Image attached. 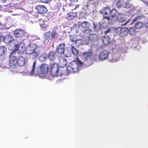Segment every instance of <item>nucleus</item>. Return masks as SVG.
Wrapping results in <instances>:
<instances>
[{"mask_svg": "<svg viewBox=\"0 0 148 148\" xmlns=\"http://www.w3.org/2000/svg\"><path fill=\"white\" fill-rule=\"evenodd\" d=\"M38 47L37 45L35 43H31L27 46L26 50V53L29 56L30 58L34 59L38 56L40 51L36 50Z\"/></svg>", "mask_w": 148, "mask_h": 148, "instance_id": "obj_1", "label": "nucleus"}, {"mask_svg": "<svg viewBox=\"0 0 148 148\" xmlns=\"http://www.w3.org/2000/svg\"><path fill=\"white\" fill-rule=\"evenodd\" d=\"M49 71V66L46 63L41 64L39 69H37L35 72V76L42 77L43 75L47 74Z\"/></svg>", "mask_w": 148, "mask_h": 148, "instance_id": "obj_2", "label": "nucleus"}, {"mask_svg": "<svg viewBox=\"0 0 148 148\" xmlns=\"http://www.w3.org/2000/svg\"><path fill=\"white\" fill-rule=\"evenodd\" d=\"M51 73L54 76H59L62 75L64 73L59 70L58 64L57 63H54L51 66L50 70Z\"/></svg>", "mask_w": 148, "mask_h": 148, "instance_id": "obj_3", "label": "nucleus"}, {"mask_svg": "<svg viewBox=\"0 0 148 148\" xmlns=\"http://www.w3.org/2000/svg\"><path fill=\"white\" fill-rule=\"evenodd\" d=\"M78 67L76 63V61H74L71 62L70 65L67 68V69L70 73H76L78 71Z\"/></svg>", "mask_w": 148, "mask_h": 148, "instance_id": "obj_4", "label": "nucleus"}, {"mask_svg": "<svg viewBox=\"0 0 148 148\" xmlns=\"http://www.w3.org/2000/svg\"><path fill=\"white\" fill-rule=\"evenodd\" d=\"M115 32L120 36L123 37L126 36L128 32V29L126 27H118L115 29Z\"/></svg>", "mask_w": 148, "mask_h": 148, "instance_id": "obj_5", "label": "nucleus"}, {"mask_svg": "<svg viewBox=\"0 0 148 148\" xmlns=\"http://www.w3.org/2000/svg\"><path fill=\"white\" fill-rule=\"evenodd\" d=\"M13 52L11 53L10 55V59L9 61V65L12 68H15L17 64V58L13 55Z\"/></svg>", "mask_w": 148, "mask_h": 148, "instance_id": "obj_6", "label": "nucleus"}, {"mask_svg": "<svg viewBox=\"0 0 148 148\" xmlns=\"http://www.w3.org/2000/svg\"><path fill=\"white\" fill-rule=\"evenodd\" d=\"M97 38V35L95 34H90L86 38L84 39L83 43L85 45H87L91 43L93 41Z\"/></svg>", "mask_w": 148, "mask_h": 148, "instance_id": "obj_7", "label": "nucleus"}, {"mask_svg": "<svg viewBox=\"0 0 148 148\" xmlns=\"http://www.w3.org/2000/svg\"><path fill=\"white\" fill-rule=\"evenodd\" d=\"M2 39L3 42L9 45L17 42V40H14L12 37L10 35H7L3 36Z\"/></svg>", "mask_w": 148, "mask_h": 148, "instance_id": "obj_8", "label": "nucleus"}, {"mask_svg": "<svg viewBox=\"0 0 148 148\" xmlns=\"http://www.w3.org/2000/svg\"><path fill=\"white\" fill-rule=\"evenodd\" d=\"M36 12L40 14H44L47 11L46 7L43 5H38L35 7Z\"/></svg>", "mask_w": 148, "mask_h": 148, "instance_id": "obj_9", "label": "nucleus"}, {"mask_svg": "<svg viewBox=\"0 0 148 148\" xmlns=\"http://www.w3.org/2000/svg\"><path fill=\"white\" fill-rule=\"evenodd\" d=\"M109 53L108 51L104 50L100 53L99 56V59L101 60H104L107 59L108 57Z\"/></svg>", "mask_w": 148, "mask_h": 148, "instance_id": "obj_10", "label": "nucleus"}, {"mask_svg": "<svg viewBox=\"0 0 148 148\" xmlns=\"http://www.w3.org/2000/svg\"><path fill=\"white\" fill-rule=\"evenodd\" d=\"M14 34L16 37L20 38L24 36L25 32L22 29H17L15 30Z\"/></svg>", "mask_w": 148, "mask_h": 148, "instance_id": "obj_11", "label": "nucleus"}, {"mask_svg": "<svg viewBox=\"0 0 148 148\" xmlns=\"http://www.w3.org/2000/svg\"><path fill=\"white\" fill-rule=\"evenodd\" d=\"M92 55V51H84L82 53V58L84 60L90 58Z\"/></svg>", "mask_w": 148, "mask_h": 148, "instance_id": "obj_12", "label": "nucleus"}, {"mask_svg": "<svg viewBox=\"0 0 148 148\" xmlns=\"http://www.w3.org/2000/svg\"><path fill=\"white\" fill-rule=\"evenodd\" d=\"M56 53L55 51H50L47 56V58L50 61H53L56 58Z\"/></svg>", "mask_w": 148, "mask_h": 148, "instance_id": "obj_13", "label": "nucleus"}, {"mask_svg": "<svg viewBox=\"0 0 148 148\" xmlns=\"http://www.w3.org/2000/svg\"><path fill=\"white\" fill-rule=\"evenodd\" d=\"M111 9L108 7L103 8L100 10L101 14L105 16L109 15Z\"/></svg>", "mask_w": 148, "mask_h": 148, "instance_id": "obj_14", "label": "nucleus"}, {"mask_svg": "<svg viewBox=\"0 0 148 148\" xmlns=\"http://www.w3.org/2000/svg\"><path fill=\"white\" fill-rule=\"evenodd\" d=\"M116 19L119 22H123L126 20V18L123 13H119L116 16Z\"/></svg>", "mask_w": 148, "mask_h": 148, "instance_id": "obj_15", "label": "nucleus"}, {"mask_svg": "<svg viewBox=\"0 0 148 148\" xmlns=\"http://www.w3.org/2000/svg\"><path fill=\"white\" fill-rule=\"evenodd\" d=\"M17 65L19 66H23L25 64V60L24 57L23 56H20L17 60Z\"/></svg>", "mask_w": 148, "mask_h": 148, "instance_id": "obj_16", "label": "nucleus"}, {"mask_svg": "<svg viewBox=\"0 0 148 148\" xmlns=\"http://www.w3.org/2000/svg\"><path fill=\"white\" fill-rule=\"evenodd\" d=\"M77 15L76 13L71 12L67 14L66 18L68 20H73L76 16Z\"/></svg>", "mask_w": 148, "mask_h": 148, "instance_id": "obj_17", "label": "nucleus"}, {"mask_svg": "<svg viewBox=\"0 0 148 148\" xmlns=\"http://www.w3.org/2000/svg\"><path fill=\"white\" fill-rule=\"evenodd\" d=\"M64 46L65 45L64 43H61L59 46L57 50V51L58 53L60 54L64 53Z\"/></svg>", "mask_w": 148, "mask_h": 148, "instance_id": "obj_18", "label": "nucleus"}, {"mask_svg": "<svg viewBox=\"0 0 148 148\" xmlns=\"http://www.w3.org/2000/svg\"><path fill=\"white\" fill-rule=\"evenodd\" d=\"M80 26L83 29L89 28L90 26V23L87 21H84L81 23Z\"/></svg>", "mask_w": 148, "mask_h": 148, "instance_id": "obj_19", "label": "nucleus"}, {"mask_svg": "<svg viewBox=\"0 0 148 148\" xmlns=\"http://www.w3.org/2000/svg\"><path fill=\"white\" fill-rule=\"evenodd\" d=\"M102 40L103 44L107 45L109 44L110 41V38L108 36H104L102 38Z\"/></svg>", "mask_w": 148, "mask_h": 148, "instance_id": "obj_20", "label": "nucleus"}, {"mask_svg": "<svg viewBox=\"0 0 148 148\" xmlns=\"http://www.w3.org/2000/svg\"><path fill=\"white\" fill-rule=\"evenodd\" d=\"M125 2L123 0H119L116 3V7L119 8L124 7Z\"/></svg>", "mask_w": 148, "mask_h": 148, "instance_id": "obj_21", "label": "nucleus"}, {"mask_svg": "<svg viewBox=\"0 0 148 148\" xmlns=\"http://www.w3.org/2000/svg\"><path fill=\"white\" fill-rule=\"evenodd\" d=\"M47 56L45 53H42L39 57V60L40 62H44L47 58Z\"/></svg>", "mask_w": 148, "mask_h": 148, "instance_id": "obj_22", "label": "nucleus"}, {"mask_svg": "<svg viewBox=\"0 0 148 148\" xmlns=\"http://www.w3.org/2000/svg\"><path fill=\"white\" fill-rule=\"evenodd\" d=\"M84 41V39L83 40L82 39H76L74 42V43L75 45L77 47H79V46L82 45H85L83 43V41Z\"/></svg>", "mask_w": 148, "mask_h": 148, "instance_id": "obj_23", "label": "nucleus"}, {"mask_svg": "<svg viewBox=\"0 0 148 148\" xmlns=\"http://www.w3.org/2000/svg\"><path fill=\"white\" fill-rule=\"evenodd\" d=\"M36 61H35L33 62L32 70L30 72V74L31 75H35V68L36 64Z\"/></svg>", "mask_w": 148, "mask_h": 148, "instance_id": "obj_24", "label": "nucleus"}, {"mask_svg": "<svg viewBox=\"0 0 148 148\" xmlns=\"http://www.w3.org/2000/svg\"><path fill=\"white\" fill-rule=\"evenodd\" d=\"M117 13V10L115 8H113L112 10L111 9L109 15H110L112 18H113L116 16Z\"/></svg>", "mask_w": 148, "mask_h": 148, "instance_id": "obj_25", "label": "nucleus"}, {"mask_svg": "<svg viewBox=\"0 0 148 148\" xmlns=\"http://www.w3.org/2000/svg\"><path fill=\"white\" fill-rule=\"evenodd\" d=\"M128 32L131 35H135L136 33V31L134 27H130L129 29L128 30Z\"/></svg>", "mask_w": 148, "mask_h": 148, "instance_id": "obj_26", "label": "nucleus"}, {"mask_svg": "<svg viewBox=\"0 0 148 148\" xmlns=\"http://www.w3.org/2000/svg\"><path fill=\"white\" fill-rule=\"evenodd\" d=\"M6 48L5 46H0V56L3 55L6 51Z\"/></svg>", "mask_w": 148, "mask_h": 148, "instance_id": "obj_27", "label": "nucleus"}, {"mask_svg": "<svg viewBox=\"0 0 148 148\" xmlns=\"http://www.w3.org/2000/svg\"><path fill=\"white\" fill-rule=\"evenodd\" d=\"M84 29V30L82 31V32L85 35H90L91 34L92 32V30L91 29H89V28L85 29Z\"/></svg>", "mask_w": 148, "mask_h": 148, "instance_id": "obj_28", "label": "nucleus"}, {"mask_svg": "<svg viewBox=\"0 0 148 148\" xmlns=\"http://www.w3.org/2000/svg\"><path fill=\"white\" fill-rule=\"evenodd\" d=\"M21 43L20 42L19 43H18L17 40V42L14 43H12L11 45H12L14 46V50L15 51H17L18 50L19 46L21 45Z\"/></svg>", "mask_w": 148, "mask_h": 148, "instance_id": "obj_29", "label": "nucleus"}, {"mask_svg": "<svg viewBox=\"0 0 148 148\" xmlns=\"http://www.w3.org/2000/svg\"><path fill=\"white\" fill-rule=\"evenodd\" d=\"M143 26V24L141 22H137L135 24V26L137 29H140Z\"/></svg>", "mask_w": 148, "mask_h": 148, "instance_id": "obj_30", "label": "nucleus"}, {"mask_svg": "<svg viewBox=\"0 0 148 148\" xmlns=\"http://www.w3.org/2000/svg\"><path fill=\"white\" fill-rule=\"evenodd\" d=\"M71 51L72 52V53L75 55H77L79 53L78 50L75 48L73 46H72L71 47Z\"/></svg>", "mask_w": 148, "mask_h": 148, "instance_id": "obj_31", "label": "nucleus"}, {"mask_svg": "<svg viewBox=\"0 0 148 148\" xmlns=\"http://www.w3.org/2000/svg\"><path fill=\"white\" fill-rule=\"evenodd\" d=\"M41 21H42L41 23H40V25L41 27L45 28H47L48 27V25L47 24H45V22L44 21H42V19H40Z\"/></svg>", "mask_w": 148, "mask_h": 148, "instance_id": "obj_32", "label": "nucleus"}, {"mask_svg": "<svg viewBox=\"0 0 148 148\" xmlns=\"http://www.w3.org/2000/svg\"><path fill=\"white\" fill-rule=\"evenodd\" d=\"M58 34L56 33V31H53L51 34V37L53 39H55L56 37L58 36Z\"/></svg>", "mask_w": 148, "mask_h": 148, "instance_id": "obj_33", "label": "nucleus"}, {"mask_svg": "<svg viewBox=\"0 0 148 148\" xmlns=\"http://www.w3.org/2000/svg\"><path fill=\"white\" fill-rule=\"evenodd\" d=\"M79 5L78 4H76L75 5L72 3H70V7H72V6H74V8H71V10H75L77 8L79 7Z\"/></svg>", "mask_w": 148, "mask_h": 148, "instance_id": "obj_34", "label": "nucleus"}, {"mask_svg": "<svg viewBox=\"0 0 148 148\" xmlns=\"http://www.w3.org/2000/svg\"><path fill=\"white\" fill-rule=\"evenodd\" d=\"M131 7L132 5L131 4H130L128 2H125L124 8H131Z\"/></svg>", "mask_w": 148, "mask_h": 148, "instance_id": "obj_35", "label": "nucleus"}, {"mask_svg": "<svg viewBox=\"0 0 148 148\" xmlns=\"http://www.w3.org/2000/svg\"><path fill=\"white\" fill-rule=\"evenodd\" d=\"M51 33L50 31H48L47 32H45L44 34V35H45V37L46 39L48 38L49 37H50V35Z\"/></svg>", "mask_w": 148, "mask_h": 148, "instance_id": "obj_36", "label": "nucleus"}, {"mask_svg": "<svg viewBox=\"0 0 148 148\" xmlns=\"http://www.w3.org/2000/svg\"><path fill=\"white\" fill-rule=\"evenodd\" d=\"M62 61L63 63V65L64 66H66V60L64 57L62 58L60 62H61Z\"/></svg>", "mask_w": 148, "mask_h": 148, "instance_id": "obj_37", "label": "nucleus"}, {"mask_svg": "<svg viewBox=\"0 0 148 148\" xmlns=\"http://www.w3.org/2000/svg\"><path fill=\"white\" fill-rule=\"evenodd\" d=\"M76 63L79 67V66H82L83 65V62H82L80 60H78L77 61H76Z\"/></svg>", "mask_w": 148, "mask_h": 148, "instance_id": "obj_38", "label": "nucleus"}, {"mask_svg": "<svg viewBox=\"0 0 148 148\" xmlns=\"http://www.w3.org/2000/svg\"><path fill=\"white\" fill-rule=\"evenodd\" d=\"M76 39V37L75 36H71L70 37V40L72 42H75Z\"/></svg>", "mask_w": 148, "mask_h": 148, "instance_id": "obj_39", "label": "nucleus"}, {"mask_svg": "<svg viewBox=\"0 0 148 148\" xmlns=\"http://www.w3.org/2000/svg\"><path fill=\"white\" fill-rule=\"evenodd\" d=\"M141 16H138L134 18L133 20V21L134 22H135L138 20L141 19Z\"/></svg>", "mask_w": 148, "mask_h": 148, "instance_id": "obj_40", "label": "nucleus"}, {"mask_svg": "<svg viewBox=\"0 0 148 148\" xmlns=\"http://www.w3.org/2000/svg\"><path fill=\"white\" fill-rule=\"evenodd\" d=\"M93 25H94V29H97L100 26V24H95V23H94Z\"/></svg>", "mask_w": 148, "mask_h": 148, "instance_id": "obj_41", "label": "nucleus"}, {"mask_svg": "<svg viewBox=\"0 0 148 148\" xmlns=\"http://www.w3.org/2000/svg\"><path fill=\"white\" fill-rule=\"evenodd\" d=\"M31 17L34 19L36 18H38V15L37 14L35 13L34 14L32 15Z\"/></svg>", "mask_w": 148, "mask_h": 148, "instance_id": "obj_42", "label": "nucleus"}, {"mask_svg": "<svg viewBox=\"0 0 148 148\" xmlns=\"http://www.w3.org/2000/svg\"><path fill=\"white\" fill-rule=\"evenodd\" d=\"M40 1L42 2L48 3L49 2L51 1L52 0H40Z\"/></svg>", "mask_w": 148, "mask_h": 148, "instance_id": "obj_43", "label": "nucleus"}, {"mask_svg": "<svg viewBox=\"0 0 148 148\" xmlns=\"http://www.w3.org/2000/svg\"><path fill=\"white\" fill-rule=\"evenodd\" d=\"M103 18L107 19L108 21L110 20V17L109 16H108V15H106L105 16H104Z\"/></svg>", "mask_w": 148, "mask_h": 148, "instance_id": "obj_44", "label": "nucleus"}, {"mask_svg": "<svg viewBox=\"0 0 148 148\" xmlns=\"http://www.w3.org/2000/svg\"><path fill=\"white\" fill-rule=\"evenodd\" d=\"M3 37V35L0 32V44L1 42V40Z\"/></svg>", "mask_w": 148, "mask_h": 148, "instance_id": "obj_45", "label": "nucleus"}, {"mask_svg": "<svg viewBox=\"0 0 148 148\" xmlns=\"http://www.w3.org/2000/svg\"><path fill=\"white\" fill-rule=\"evenodd\" d=\"M143 2L147 7H148V1H143Z\"/></svg>", "mask_w": 148, "mask_h": 148, "instance_id": "obj_46", "label": "nucleus"}, {"mask_svg": "<svg viewBox=\"0 0 148 148\" xmlns=\"http://www.w3.org/2000/svg\"><path fill=\"white\" fill-rule=\"evenodd\" d=\"M145 26L147 27V28H148V21L147 22H146V23H145Z\"/></svg>", "mask_w": 148, "mask_h": 148, "instance_id": "obj_47", "label": "nucleus"}, {"mask_svg": "<svg viewBox=\"0 0 148 148\" xmlns=\"http://www.w3.org/2000/svg\"><path fill=\"white\" fill-rule=\"evenodd\" d=\"M110 31V29H108V30H106V31H105V34H107V33H108L109 32V31Z\"/></svg>", "mask_w": 148, "mask_h": 148, "instance_id": "obj_48", "label": "nucleus"}, {"mask_svg": "<svg viewBox=\"0 0 148 148\" xmlns=\"http://www.w3.org/2000/svg\"><path fill=\"white\" fill-rule=\"evenodd\" d=\"M35 37V39L34 40H40V38H39L38 37L36 36Z\"/></svg>", "mask_w": 148, "mask_h": 148, "instance_id": "obj_49", "label": "nucleus"}, {"mask_svg": "<svg viewBox=\"0 0 148 148\" xmlns=\"http://www.w3.org/2000/svg\"><path fill=\"white\" fill-rule=\"evenodd\" d=\"M70 1H73L74 2H76L78 1V0H70Z\"/></svg>", "mask_w": 148, "mask_h": 148, "instance_id": "obj_50", "label": "nucleus"}, {"mask_svg": "<svg viewBox=\"0 0 148 148\" xmlns=\"http://www.w3.org/2000/svg\"><path fill=\"white\" fill-rule=\"evenodd\" d=\"M0 1L2 3H4L6 1V0H0Z\"/></svg>", "mask_w": 148, "mask_h": 148, "instance_id": "obj_51", "label": "nucleus"}, {"mask_svg": "<svg viewBox=\"0 0 148 148\" xmlns=\"http://www.w3.org/2000/svg\"><path fill=\"white\" fill-rule=\"evenodd\" d=\"M2 26V24L1 23V22L0 21V28H1Z\"/></svg>", "mask_w": 148, "mask_h": 148, "instance_id": "obj_52", "label": "nucleus"}, {"mask_svg": "<svg viewBox=\"0 0 148 148\" xmlns=\"http://www.w3.org/2000/svg\"><path fill=\"white\" fill-rule=\"evenodd\" d=\"M66 57L70 56H71V54H66Z\"/></svg>", "mask_w": 148, "mask_h": 148, "instance_id": "obj_53", "label": "nucleus"}, {"mask_svg": "<svg viewBox=\"0 0 148 148\" xmlns=\"http://www.w3.org/2000/svg\"><path fill=\"white\" fill-rule=\"evenodd\" d=\"M95 0H88V1H95Z\"/></svg>", "mask_w": 148, "mask_h": 148, "instance_id": "obj_54", "label": "nucleus"}, {"mask_svg": "<svg viewBox=\"0 0 148 148\" xmlns=\"http://www.w3.org/2000/svg\"><path fill=\"white\" fill-rule=\"evenodd\" d=\"M74 6H72V7H70V8H71H71H74Z\"/></svg>", "mask_w": 148, "mask_h": 148, "instance_id": "obj_55", "label": "nucleus"}]
</instances>
